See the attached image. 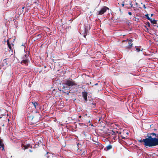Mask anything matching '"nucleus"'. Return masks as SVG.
Here are the masks:
<instances>
[{
  "label": "nucleus",
  "instance_id": "nucleus-1",
  "mask_svg": "<svg viewBox=\"0 0 158 158\" xmlns=\"http://www.w3.org/2000/svg\"><path fill=\"white\" fill-rule=\"evenodd\" d=\"M148 138L143 139L141 142H143V145L146 147L155 146L158 145V135L156 133H151L149 134V135H148Z\"/></svg>",
  "mask_w": 158,
  "mask_h": 158
},
{
  "label": "nucleus",
  "instance_id": "nucleus-2",
  "mask_svg": "<svg viewBox=\"0 0 158 158\" xmlns=\"http://www.w3.org/2000/svg\"><path fill=\"white\" fill-rule=\"evenodd\" d=\"M29 55L25 54L22 57V60L21 63L22 64H24L26 66L28 65V63L29 62Z\"/></svg>",
  "mask_w": 158,
  "mask_h": 158
},
{
  "label": "nucleus",
  "instance_id": "nucleus-3",
  "mask_svg": "<svg viewBox=\"0 0 158 158\" xmlns=\"http://www.w3.org/2000/svg\"><path fill=\"white\" fill-rule=\"evenodd\" d=\"M65 84L68 85V86H75L77 85V84L74 81L70 78L69 79L65 81Z\"/></svg>",
  "mask_w": 158,
  "mask_h": 158
},
{
  "label": "nucleus",
  "instance_id": "nucleus-4",
  "mask_svg": "<svg viewBox=\"0 0 158 158\" xmlns=\"http://www.w3.org/2000/svg\"><path fill=\"white\" fill-rule=\"evenodd\" d=\"M108 9V8L106 6H105L102 8L99 11H98L97 13V14L98 15H102L105 13L107 10Z\"/></svg>",
  "mask_w": 158,
  "mask_h": 158
},
{
  "label": "nucleus",
  "instance_id": "nucleus-5",
  "mask_svg": "<svg viewBox=\"0 0 158 158\" xmlns=\"http://www.w3.org/2000/svg\"><path fill=\"white\" fill-rule=\"evenodd\" d=\"M123 2L125 3V7L127 8H129L130 7H131L133 6L131 0H127Z\"/></svg>",
  "mask_w": 158,
  "mask_h": 158
},
{
  "label": "nucleus",
  "instance_id": "nucleus-6",
  "mask_svg": "<svg viewBox=\"0 0 158 158\" xmlns=\"http://www.w3.org/2000/svg\"><path fill=\"white\" fill-rule=\"evenodd\" d=\"M34 38H35L34 40L40 39L42 37L41 34L36 33L34 35Z\"/></svg>",
  "mask_w": 158,
  "mask_h": 158
},
{
  "label": "nucleus",
  "instance_id": "nucleus-7",
  "mask_svg": "<svg viewBox=\"0 0 158 158\" xmlns=\"http://www.w3.org/2000/svg\"><path fill=\"white\" fill-rule=\"evenodd\" d=\"M88 93L86 92H82V96L85 102L87 101V96Z\"/></svg>",
  "mask_w": 158,
  "mask_h": 158
},
{
  "label": "nucleus",
  "instance_id": "nucleus-8",
  "mask_svg": "<svg viewBox=\"0 0 158 158\" xmlns=\"http://www.w3.org/2000/svg\"><path fill=\"white\" fill-rule=\"evenodd\" d=\"M63 86L62 88V89H63V90H62V91L64 93H65V92L64 91L66 90H67L68 89V85H66L65 84V82L64 84H63Z\"/></svg>",
  "mask_w": 158,
  "mask_h": 158
},
{
  "label": "nucleus",
  "instance_id": "nucleus-9",
  "mask_svg": "<svg viewBox=\"0 0 158 158\" xmlns=\"http://www.w3.org/2000/svg\"><path fill=\"white\" fill-rule=\"evenodd\" d=\"M9 59L8 58H6L4 59L2 63L3 66L7 65L8 64V60Z\"/></svg>",
  "mask_w": 158,
  "mask_h": 158
},
{
  "label": "nucleus",
  "instance_id": "nucleus-10",
  "mask_svg": "<svg viewBox=\"0 0 158 158\" xmlns=\"http://www.w3.org/2000/svg\"><path fill=\"white\" fill-rule=\"evenodd\" d=\"M32 103L33 106H34L35 108V109H37L39 107V105H38V104L37 102H32Z\"/></svg>",
  "mask_w": 158,
  "mask_h": 158
},
{
  "label": "nucleus",
  "instance_id": "nucleus-11",
  "mask_svg": "<svg viewBox=\"0 0 158 158\" xmlns=\"http://www.w3.org/2000/svg\"><path fill=\"white\" fill-rule=\"evenodd\" d=\"M30 146V145L29 144H27L26 145H24L22 147L23 149L25 150L29 148Z\"/></svg>",
  "mask_w": 158,
  "mask_h": 158
},
{
  "label": "nucleus",
  "instance_id": "nucleus-12",
  "mask_svg": "<svg viewBox=\"0 0 158 158\" xmlns=\"http://www.w3.org/2000/svg\"><path fill=\"white\" fill-rule=\"evenodd\" d=\"M106 148L107 150H108L112 148V146L111 145L109 144L106 147Z\"/></svg>",
  "mask_w": 158,
  "mask_h": 158
},
{
  "label": "nucleus",
  "instance_id": "nucleus-13",
  "mask_svg": "<svg viewBox=\"0 0 158 158\" xmlns=\"http://www.w3.org/2000/svg\"><path fill=\"white\" fill-rule=\"evenodd\" d=\"M88 31V30L87 28H85V30H84V37L85 38V36L86 35Z\"/></svg>",
  "mask_w": 158,
  "mask_h": 158
},
{
  "label": "nucleus",
  "instance_id": "nucleus-14",
  "mask_svg": "<svg viewBox=\"0 0 158 158\" xmlns=\"http://www.w3.org/2000/svg\"><path fill=\"white\" fill-rule=\"evenodd\" d=\"M138 7V4L137 2H136L135 5H134V6L132 7L134 9H137Z\"/></svg>",
  "mask_w": 158,
  "mask_h": 158
},
{
  "label": "nucleus",
  "instance_id": "nucleus-15",
  "mask_svg": "<svg viewBox=\"0 0 158 158\" xmlns=\"http://www.w3.org/2000/svg\"><path fill=\"white\" fill-rule=\"evenodd\" d=\"M92 102V104L91 105V106L93 108H95V104H94V101L93 100H92L91 101Z\"/></svg>",
  "mask_w": 158,
  "mask_h": 158
},
{
  "label": "nucleus",
  "instance_id": "nucleus-16",
  "mask_svg": "<svg viewBox=\"0 0 158 158\" xmlns=\"http://www.w3.org/2000/svg\"><path fill=\"white\" fill-rule=\"evenodd\" d=\"M115 127H114V126L115 128L117 129L119 128V126L118 124H115Z\"/></svg>",
  "mask_w": 158,
  "mask_h": 158
},
{
  "label": "nucleus",
  "instance_id": "nucleus-17",
  "mask_svg": "<svg viewBox=\"0 0 158 158\" xmlns=\"http://www.w3.org/2000/svg\"><path fill=\"white\" fill-rule=\"evenodd\" d=\"M152 23L153 24H157V21L154 19L152 21Z\"/></svg>",
  "mask_w": 158,
  "mask_h": 158
},
{
  "label": "nucleus",
  "instance_id": "nucleus-18",
  "mask_svg": "<svg viewBox=\"0 0 158 158\" xmlns=\"http://www.w3.org/2000/svg\"><path fill=\"white\" fill-rule=\"evenodd\" d=\"M7 44H8V46L9 48L10 49H11V46L10 44L9 43L8 40H7Z\"/></svg>",
  "mask_w": 158,
  "mask_h": 158
},
{
  "label": "nucleus",
  "instance_id": "nucleus-19",
  "mask_svg": "<svg viewBox=\"0 0 158 158\" xmlns=\"http://www.w3.org/2000/svg\"><path fill=\"white\" fill-rule=\"evenodd\" d=\"M132 46H131L130 45H128L126 47V48L127 49H130L131 48Z\"/></svg>",
  "mask_w": 158,
  "mask_h": 158
},
{
  "label": "nucleus",
  "instance_id": "nucleus-20",
  "mask_svg": "<svg viewBox=\"0 0 158 158\" xmlns=\"http://www.w3.org/2000/svg\"><path fill=\"white\" fill-rule=\"evenodd\" d=\"M86 154V152L84 151L81 154V156H83L85 155Z\"/></svg>",
  "mask_w": 158,
  "mask_h": 158
},
{
  "label": "nucleus",
  "instance_id": "nucleus-21",
  "mask_svg": "<svg viewBox=\"0 0 158 158\" xmlns=\"http://www.w3.org/2000/svg\"><path fill=\"white\" fill-rule=\"evenodd\" d=\"M18 18V15H16L15 16V18H14L13 20V21H14V22H15V21H16V19H17Z\"/></svg>",
  "mask_w": 158,
  "mask_h": 158
},
{
  "label": "nucleus",
  "instance_id": "nucleus-22",
  "mask_svg": "<svg viewBox=\"0 0 158 158\" xmlns=\"http://www.w3.org/2000/svg\"><path fill=\"white\" fill-rule=\"evenodd\" d=\"M145 16L147 18V19L148 20L149 19H150V18H149V17L148 16V14H146L145 15Z\"/></svg>",
  "mask_w": 158,
  "mask_h": 158
},
{
  "label": "nucleus",
  "instance_id": "nucleus-23",
  "mask_svg": "<svg viewBox=\"0 0 158 158\" xmlns=\"http://www.w3.org/2000/svg\"><path fill=\"white\" fill-rule=\"evenodd\" d=\"M136 50L138 52H139L140 50V48H136Z\"/></svg>",
  "mask_w": 158,
  "mask_h": 158
},
{
  "label": "nucleus",
  "instance_id": "nucleus-24",
  "mask_svg": "<svg viewBox=\"0 0 158 158\" xmlns=\"http://www.w3.org/2000/svg\"><path fill=\"white\" fill-rule=\"evenodd\" d=\"M147 24L148 25L149 27H150V23L149 22H147Z\"/></svg>",
  "mask_w": 158,
  "mask_h": 158
},
{
  "label": "nucleus",
  "instance_id": "nucleus-25",
  "mask_svg": "<svg viewBox=\"0 0 158 158\" xmlns=\"http://www.w3.org/2000/svg\"><path fill=\"white\" fill-rule=\"evenodd\" d=\"M128 44H129V45H130L131 46H132L133 44L132 43L129 42Z\"/></svg>",
  "mask_w": 158,
  "mask_h": 158
},
{
  "label": "nucleus",
  "instance_id": "nucleus-26",
  "mask_svg": "<svg viewBox=\"0 0 158 158\" xmlns=\"http://www.w3.org/2000/svg\"><path fill=\"white\" fill-rule=\"evenodd\" d=\"M122 5L123 6H125V3L124 2V3H122Z\"/></svg>",
  "mask_w": 158,
  "mask_h": 158
},
{
  "label": "nucleus",
  "instance_id": "nucleus-27",
  "mask_svg": "<svg viewBox=\"0 0 158 158\" xmlns=\"http://www.w3.org/2000/svg\"><path fill=\"white\" fill-rule=\"evenodd\" d=\"M24 8V6H23V7H22V8H19V10L20 9L21 10L22 9L23 10Z\"/></svg>",
  "mask_w": 158,
  "mask_h": 158
},
{
  "label": "nucleus",
  "instance_id": "nucleus-28",
  "mask_svg": "<svg viewBox=\"0 0 158 158\" xmlns=\"http://www.w3.org/2000/svg\"><path fill=\"white\" fill-rule=\"evenodd\" d=\"M133 41V40H132V39H130L129 40V42H130V43H132V42Z\"/></svg>",
  "mask_w": 158,
  "mask_h": 158
},
{
  "label": "nucleus",
  "instance_id": "nucleus-29",
  "mask_svg": "<svg viewBox=\"0 0 158 158\" xmlns=\"http://www.w3.org/2000/svg\"><path fill=\"white\" fill-rule=\"evenodd\" d=\"M92 100H93V99H91V100H90V104H91V105L92 104V102H91Z\"/></svg>",
  "mask_w": 158,
  "mask_h": 158
},
{
  "label": "nucleus",
  "instance_id": "nucleus-30",
  "mask_svg": "<svg viewBox=\"0 0 158 158\" xmlns=\"http://www.w3.org/2000/svg\"><path fill=\"white\" fill-rule=\"evenodd\" d=\"M149 20H150V21L151 22V23H152V21L153 20L152 19H150H150H149Z\"/></svg>",
  "mask_w": 158,
  "mask_h": 158
},
{
  "label": "nucleus",
  "instance_id": "nucleus-31",
  "mask_svg": "<svg viewBox=\"0 0 158 158\" xmlns=\"http://www.w3.org/2000/svg\"><path fill=\"white\" fill-rule=\"evenodd\" d=\"M143 5V7L144 8V9H145L146 8V6H145V4H144V5Z\"/></svg>",
  "mask_w": 158,
  "mask_h": 158
},
{
  "label": "nucleus",
  "instance_id": "nucleus-32",
  "mask_svg": "<svg viewBox=\"0 0 158 158\" xmlns=\"http://www.w3.org/2000/svg\"><path fill=\"white\" fill-rule=\"evenodd\" d=\"M128 14L129 15H132V13L131 12H129L128 13Z\"/></svg>",
  "mask_w": 158,
  "mask_h": 158
},
{
  "label": "nucleus",
  "instance_id": "nucleus-33",
  "mask_svg": "<svg viewBox=\"0 0 158 158\" xmlns=\"http://www.w3.org/2000/svg\"><path fill=\"white\" fill-rule=\"evenodd\" d=\"M112 135H114L115 134V132L113 131H112Z\"/></svg>",
  "mask_w": 158,
  "mask_h": 158
},
{
  "label": "nucleus",
  "instance_id": "nucleus-34",
  "mask_svg": "<svg viewBox=\"0 0 158 158\" xmlns=\"http://www.w3.org/2000/svg\"><path fill=\"white\" fill-rule=\"evenodd\" d=\"M25 45H26V43H24L23 44H22V46H23L25 47Z\"/></svg>",
  "mask_w": 158,
  "mask_h": 158
},
{
  "label": "nucleus",
  "instance_id": "nucleus-35",
  "mask_svg": "<svg viewBox=\"0 0 158 158\" xmlns=\"http://www.w3.org/2000/svg\"><path fill=\"white\" fill-rule=\"evenodd\" d=\"M80 145L79 143H77V146L78 147V146Z\"/></svg>",
  "mask_w": 158,
  "mask_h": 158
},
{
  "label": "nucleus",
  "instance_id": "nucleus-36",
  "mask_svg": "<svg viewBox=\"0 0 158 158\" xmlns=\"http://www.w3.org/2000/svg\"><path fill=\"white\" fill-rule=\"evenodd\" d=\"M98 85V83H96V84H94V85Z\"/></svg>",
  "mask_w": 158,
  "mask_h": 158
},
{
  "label": "nucleus",
  "instance_id": "nucleus-37",
  "mask_svg": "<svg viewBox=\"0 0 158 158\" xmlns=\"http://www.w3.org/2000/svg\"><path fill=\"white\" fill-rule=\"evenodd\" d=\"M153 14H152L151 15V16H153Z\"/></svg>",
  "mask_w": 158,
  "mask_h": 158
},
{
  "label": "nucleus",
  "instance_id": "nucleus-38",
  "mask_svg": "<svg viewBox=\"0 0 158 158\" xmlns=\"http://www.w3.org/2000/svg\"><path fill=\"white\" fill-rule=\"evenodd\" d=\"M2 127H4V124H3V125H2Z\"/></svg>",
  "mask_w": 158,
  "mask_h": 158
},
{
  "label": "nucleus",
  "instance_id": "nucleus-39",
  "mask_svg": "<svg viewBox=\"0 0 158 158\" xmlns=\"http://www.w3.org/2000/svg\"><path fill=\"white\" fill-rule=\"evenodd\" d=\"M30 152H32V151L31 150H30Z\"/></svg>",
  "mask_w": 158,
  "mask_h": 158
},
{
  "label": "nucleus",
  "instance_id": "nucleus-40",
  "mask_svg": "<svg viewBox=\"0 0 158 158\" xmlns=\"http://www.w3.org/2000/svg\"><path fill=\"white\" fill-rule=\"evenodd\" d=\"M89 123H90V121H89Z\"/></svg>",
  "mask_w": 158,
  "mask_h": 158
},
{
  "label": "nucleus",
  "instance_id": "nucleus-41",
  "mask_svg": "<svg viewBox=\"0 0 158 158\" xmlns=\"http://www.w3.org/2000/svg\"><path fill=\"white\" fill-rule=\"evenodd\" d=\"M93 124H91V126H93Z\"/></svg>",
  "mask_w": 158,
  "mask_h": 158
},
{
  "label": "nucleus",
  "instance_id": "nucleus-42",
  "mask_svg": "<svg viewBox=\"0 0 158 158\" xmlns=\"http://www.w3.org/2000/svg\"><path fill=\"white\" fill-rule=\"evenodd\" d=\"M147 30H148V28H147Z\"/></svg>",
  "mask_w": 158,
  "mask_h": 158
},
{
  "label": "nucleus",
  "instance_id": "nucleus-43",
  "mask_svg": "<svg viewBox=\"0 0 158 158\" xmlns=\"http://www.w3.org/2000/svg\"><path fill=\"white\" fill-rule=\"evenodd\" d=\"M48 152H47V154H48Z\"/></svg>",
  "mask_w": 158,
  "mask_h": 158
},
{
  "label": "nucleus",
  "instance_id": "nucleus-44",
  "mask_svg": "<svg viewBox=\"0 0 158 158\" xmlns=\"http://www.w3.org/2000/svg\"><path fill=\"white\" fill-rule=\"evenodd\" d=\"M157 27L158 28V25L157 26Z\"/></svg>",
  "mask_w": 158,
  "mask_h": 158
},
{
  "label": "nucleus",
  "instance_id": "nucleus-45",
  "mask_svg": "<svg viewBox=\"0 0 158 158\" xmlns=\"http://www.w3.org/2000/svg\"><path fill=\"white\" fill-rule=\"evenodd\" d=\"M157 39H158V40H157V41L158 42V38Z\"/></svg>",
  "mask_w": 158,
  "mask_h": 158
},
{
  "label": "nucleus",
  "instance_id": "nucleus-46",
  "mask_svg": "<svg viewBox=\"0 0 158 158\" xmlns=\"http://www.w3.org/2000/svg\"><path fill=\"white\" fill-rule=\"evenodd\" d=\"M67 94H69V93H67Z\"/></svg>",
  "mask_w": 158,
  "mask_h": 158
},
{
  "label": "nucleus",
  "instance_id": "nucleus-47",
  "mask_svg": "<svg viewBox=\"0 0 158 158\" xmlns=\"http://www.w3.org/2000/svg\"><path fill=\"white\" fill-rule=\"evenodd\" d=\"M8 121H9V119H8Z\"/></svg>",
  "mask_w": 158,
  "mask_h": 158
},
{
  "label": "nucleus",
  "instance_id": "nucleus-48",
  "mask_svg": "<svg viewBox=\"0 0 158 158\" xmlns=\"http://www.w3.org/2000/svg\"><path fill=\"white\" fill-rule=\"evenodd\" d=\"M134 1H135V0H134Z\"/></svg>",
  "mask_w": 158,
  "mask_h": 158
}]
</instances>
